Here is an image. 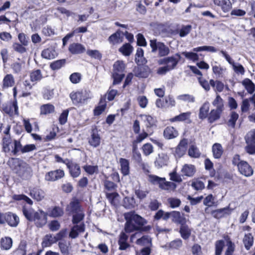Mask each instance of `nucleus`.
<instances>
[{
  "label": "nucleus",
  "mask_w": 255,
  "mask_h": 255,
  "mask_svg": "<svg viewBox=\"0 0 255 255\" xmlns=\"http://www.w3.org/2000/svg\"><path fill=\"white\" fill-rule=\"evenodd\" d=\"M126 222L125 224L124 231L126 233H131L134 231L140 233L147 232L151 229L150 225L144 226L147 221L140 216L134 212H128L125 214Z\"/></svg>",
  "instance_id": "1"
},
{
  "label": "nucleus",
  "mask_w": 255,
  "mask_h": 255,
  "mask_svg": "<svg viewBox=\"0 0 255 255\" xmlns=\"http://www.w3.org/2000/svg\"><path fill=\"white\" fill-rule=\"evenodd\" d=\"M13 159L15 164L14 170L17 175L23 180L29 179L33 174L30 165L19 158Z\"/></svg>",
  "instance_id": "2"
},
{
  "label": "nucleus",
  "mask_w": 255,
  "mask_h": 255,
  "mask_svg": "<svg viewBox=\"0 0 255 255\" xmlns=\"http://www.w3.org/2000/svg\"><path fill=\"white\" fill-rule=\"evenodd\" d=\"M70 97L75 105L79 104H85L89 99L92 97L91 92L89 90H82L76 92H72L70 94Z\"/></svg>",
  "instance_id": "3"
},
{
  "label": "nucleus",
  "mask_w": 255,
  "mask_h": 255,
  "mask_svg": "<svg viewBox=\"0 0 255 255\" xmlns=\"http://www.w3.org/2000/svg\"><path fill=\"white\" fill-rule=\"evenodd\" d=\"M150 46L151 48V52L155 53L157 50L159 57H165L170 53L169 47L164 43L158 42L156 39L150 40Z\"/></svg>",
  "instance_id": "4"
},
{
  "label": "nucleus",
  "mask_w": 255,
  "mask_h": 255,
  "mask_svg": "<svg viewBox=\"0 0 255 255\" xmlns=\"http://www.w3.org/2000/svg\"><path fill=\"white\" fill-rule=\"evenodd\" d=\"M181 58L179 53H176L174 55L165 57L158 60L159 65H166L170 71L175 69Z\"/></svg>",
  "instance_id": "5"
},
{
  "label": "nucleus",
  "mask_w": 255,
  "mask_h": 255,
  "mask_svg": "<svg viewBox=\"0 0 255 255\" xmlns=\"http://www.w3.org/2000/svg\"><path fill=\"white\" fill-rule=\"evenodd\" d=\"M47 214L42 211L39 210L36 212L32 222H34L37 227H42L47 223Z\"/></svg>",
  "instance_id": "6"
},
{
  "label": "nucleus",
  "mask_w": 255,
  "mask_h": 255,
  "mask_svg": "<svg viewBox=\"0 0 255 255\" xmlns=\"http://www.w3.org/2000/svg\"><path fill=\"white\" fill-rule=\"evenodd\" d=\"M233 209L229 205L225 208L213 210L211 214L214 218L219 219L230 215Z\"/></svg>",
  "instance_id": "7"
},
{
  "label": "nucleus",
  "mask_w": 255,
  "mask_h": 255,
  "mask_svg": "<svg viewBox=\"0 0 255 255\" xmlns=\"http://www.w3.org/2000/svg\"><path fill=\"white\" fill-rule=\"evenodd\" d=\"M133 72L135 77L146 78L149 76L150 69L147 66L138 65L134 68Z\"/></svg>",
  "instance_id": "8"
},
{
  "label": "nucleus",
  "mask_w": 255,
  "mask_h": 255,
  "mask_svg": "<svg viewBox=\"0 0 255 255\" xmlns=\"http://www.w3.org/2000/svg\"><path fill=\"white\" fill-rule=\"evenodd\" d=\"M19 222V218L16 214L11 212H6L5 224L6 223L10 227L16 228Z\"/></svg>",
  "instance_id": "9"
},
{
  "label": "nucleus",
  "mask_w": 255,
  "mask_h": 255,
  "mask_svg": "<svg viewBox=\"0 0 255 255\" xmlns=\"http://www.w3.org/2000/svg\"><path fill=\"white\" fill-rule=\"evenodd\" d=\"M88 142L91 146L95 148L100 145L101 137L97 128L92 129L91 132V137L89 139Z\"/></svg>",
  "instance_id": "10"
},
{
  "label": "nucleus",
  "mask_w": 255,
  "mask_h": 255,
  "mask_svg": "<svg viewBox=\"0 0 255 255\" xmlns=\"http://www.w3.org/2000/svg\"><path fill=\"white\" fill-rule=\"evenodd\" d=\"M64 176V171L63 170L58 169L47 173L45 175V179L48 181H54L61 179Z\"/></svg>",
  "instance_id": "11"
},
{
  "label": "nucleus",
  "mask_w": 255,
  "mask_h": 255,
  "mask_svg": "<svg viewBox=\"0 0 255 255\" xmlns=\"http://www.w3.org/2000/svg\"><path fill=\"white\" fill-rule=\"evenodd\" d=\"M127 234V233H126L124 231V232H122L119 235L118 243L119 246V249L121 251L126 250L130 246L129 244L128 243V236Z\"/></svg>",
  "instance_id": "12"
},
{
  "label": "nucleus",
  "mask_w": 255,
  "mask_h": 255,
  "mask_svg": "<svg viewBox=\"0 0 255 255\" xmlns=\"http://www.w3.org/2000/svg\"><path fill=\"white\" fill-rule=\"evenodd\" d=\"M239 172L245 176L249 177L253 174V170L248 163L245 161H241L239 165Z\"/></svg>",
  "instance_id": "13"
},
{
  "label": "nucleus",
  "mask_w": 255,
  "mask_h": 255,
  "mask_svg": "<svg viewBox=\"0 0 255 255\" xmlns=\"http://www.w3.org/2000/svg\"><path fill=\"white\" fill-rule=\"evenodd\" d=\"M85 230V225L82 223L80 225L73 226L69 232V237L71 239L77 238L80 233H83Z\"/></svg>",
  "instance_id": "14"
},
{
  "label": "nucleus",
  "mask_w": 255,
  "mask_h": 255,
  "mask_svg": "<svg viewBox=\"0 0 255 255\" xmlns=\"http://www.w3.org/2000/svg\"><path fill=\"white\" fill-rule=\"evenodd\" d=\"M66 210V211L72 214L81 212V206L79 200L77 198L73 199L67 206Z\"/></svg>",
  "instance_id": "15"
},
{
  "label": "nucleus",
  "mask_w": 255,
  "mask_h": 255,
  "mask_svg": "<svg viewBox=\"0 0 255 255\" xmlns=\"http://www.w3.org/2000/svg\"><path fill=\"white\" fill-rule=\"evenodd\" d=\"M67 167L69 169L70 174L73 178H77L81 174V168L80 165L76 163H67Z\"/></svg>",
  "instance_id": "16"
},
{
  "label": "nucleus",
  "mask_w": 255,
  "mask_h": 255,
  "mask_svg": "<svg viewBox=\"0 0 255 255\" xmlns=\"http://www.w3.org/2000/svg\"><path fill=\"white\" fill-rule=\"evenodd\" d=\"M187 147V141L186 139L181 140L175 149V155L180 158L183 156L186 151Z\"/></svg>",
  "instance_id": "17"
},
{
  "label": "nucleus",
  "mask_w": 255,
  "mask_h": 255,
  "mask_svg": "<svg viewBox=\"0 0 255 255\" xmlns=\"http://www.w3.org/2000/svg\"><path fill=\"white\" fill-rule=\"evenodd\" d=\"M168 160L169 157L166 153H159L154 161L155 165L157 168H161L167 165Z\"/></svg>",
  "instance_id": "18"
},
{
  "label": "nucleus",
  "mask_w": 255,
  "mask_h": 255,
  "mask_svg": "<svg viewBox=\"0 0 255 255\" xmlns=\"http://www.w3.org/2000/svg\"><path fill=\"white\" fill-rule=\"evenodd\" d=\"M68 50L72 54H79L84 53L86 49L81 43H73L69 45Z\"/></svg>",
  "instance_id": "19"
},
{
  "label": "nucleus",
  "mask_w": 255,
  "mask_h": 255,
  "mask_svg": "<svg viewBox=\"0 0 255 255\" xmlns=\"http://www.w3.org/2000/svg\"><path fill=\"white\" fill-rule=\"evenodd\" d=\"M13 109H14V114L15 115H18V108L16 100H15L12 102L11 106L3 105L2 111L5 114L9 116H11L13 114Z\"/></svg>",
  "instance_id": "20"
},
{
  "label": "nucleus",
  "mask_w": 255,
  "mask_h": 255,
  "mask_svg": "<svg viewBox=\"0 0 255 255\" xmlns=\"http://www.w3.org/2000/svg\"><path fill=\"white\" fill-rule=\"evenodd\" d=\"M214 3L220 6L224 12L230 11L232 8V3L230 0H214Z\"/></svg>",
  "instance_id": "21"
},
{
  "label": "nucleus",
  "mask_w": 255,
  "mask_h": 255,
  "mask_svg": "<svg viewBox=\"0 0 255 255\" xmlns=\"http://www.w3.org/2000/svg\"><path fill=\"white\" fill-rule=\"evenodd\" d=\"M29 194L31 197L37 201L42 200L45 196L44 191L38 187H34L30 190Z\"/></svg>",
  "instance_id": "22"
},
{
  "label": "nucleus",
  "mask_w": 255,
  "mask_h": 255,
  "mask_svg": "<svg viewBox=\"0 0 255 255\" xmlns=\"http://www.w3.org/2000/svg\"><path fill=\"white\" fill-rule=\"evenodd\" d=\"M22 213L25 218L29 222H32L37 211L30 207L23 206L22 208Z\"/></svg>",
  "instance_id": "23"
},
{
  "label": "nucleus",
  "mask_w": 255,
  "mask_h": 255,
  "mask_svg": "<svg viewBox=\"0 0 255 255\" xmlns=\"http://www.w3.org/2000/svg\"><path fill=\"white\" fill-rule=\"evenodd\" d=\"M178 132L173 127H166L163 131L164 137L167 139H173L177 137Z\"/></svg>",
  "instance_id": "24"
},
{
  "label": "nucleus",
  "mask_w": 255,
  "mask_h": 255,
  "mask_svg": "<svg viewBox=\"0 0 255 255\" xmlns=\"http://www.w3.org/2000/svg\"><path fill=\"white\" fill-rule=\"evenodd\" d=\"M171 215L172 221L174 223L180 225L186 223V218L181 216L180 212L173 211L171 212Z\"/></svg>",
  "instance_id": "25"
},
{
  "label": "nucleus",
  "mask_w": 255,
  "mask_h": 255,
  "mask_svg": "<svg viewBox=\"0 0 255 255\" xmlns=\"http://www.w3.org/2000/svg\"><path fill=\"white\" fill-rule=\"evenodd\" d=\"M223 111H221L216 109H212L208 117V122L212 124L215 121L219 120L221 116Z\"/></svg>",
  "instance_id": "26"
},
{
  "label": "nucleus",
  "mask_w": 255,
  "mask_h": 255,
  "mask_svg": "<svg viewBox=\"0 0 255 255\" xmlns=\"http://www.w3.org/2000/svg\"><path fill=\"white\" fill-rule=\"evenodd\" d=\"M55 236L52 234H47L44 236L42 242L43 247H48L51 246L52 244L57 242Z\"/></svg>",
  "instance_id": "27"
},
{
  "label": "nucleus",
  "mask_w": 255,
  "mask_h": 255,
  "mask_svg": "<svg viewBox=\"0 0 255 255\" xmlns=\"http://www.w3.org/2000/svg\"><path fill=\"white\" fill-rule=\"evenodd\" d=\"M212 150L215 158L219 159L221 157L223 153V149L220 143H214L212 146Z\"/></svg>",
  "instance_id": "28"
},
{
  "label": "nucleus",
  "mask_w": 255,
  "mask_h": 255,
  "mask_svg": "<svg viewBox=\"0 0 255 255\" xmlns=\"http://www.w3.org/2000/svg\"><path fill=\"white\" fill-rule=\"evenodd\" d=\"M210 104L208 102H205L200 107L199 113V118L201 120L206 119L208 115Z\"/></svg>",
  "instance_id": "29"
},
{
  "label": "nucleus",
  "mask_w": 255,
  "mask_h": 255,
  "mask_svg": "<svg viewBox=\"0 0 255 255\" xmlns=\"http://www.w3.org/2000/svg\"><path fill=\"white\" fill-rule=\"evenodd\" d=\"M119 161L121 165V172L125 176L128 175L129 173V161L127 159L121 158Z\"/></svg>",
  "instance_id": "30"
},
{
  "label": "nucleus",
  "mask_w": 255,
  "mask_h": 255,
  "mask_svg": "<svg viewBox=\"0 0 255 255\" xmlns=\"http://www.w3.org/2000/svg\"><path fill=\"white\" fill-rule=\"evenodd\" d=\"M196 171L195 166L192 164H185L182 169L181 172L185 176L191 177Z\"/></svg>",
  "instance_id": "31"
},
{
  "label": "nucleus",
  "mask_w": 255,
  "mask_h": 255,
  "mask_svg": "<svg viewBox=\"0 0 255 255\" xmlns=\"http://www.w3.org/2000/svg\"><path fill=\"white\" fill-rule=\"evenodd\" d=\"M179 233L181 237L184 240H187L191 235V230L186 223L180 225Z\"/></svg>",
  "instance_id": "32"
},
{
  "label": "nucleus",
  "mask_w": 255,
  "mask_h": 255,
  "mask_svg": "<svg viewBox=\"0 0 255 255\" xmlns=\"http://www.w3.org/2000/svg\"><path fill=\"white\" fill-rule=\"evenodd\" d=\"M242 83L249 94H252L255 92V85L250 79H245Z\"/></svg>",
  "instance_id": "33"
},
{
  "label": "nucleus",
  "mask_w": 255,
  "mask_h": 255,
  "mask_svg": "<svg viewBox=\"0 0 255 255\" xmlns=\"http://www.w3.org/2000/svg\"><path fill=\"white\" fill-rule=\"evenodd\" d=\"M0 248L3 250H9L12 245V240L11 238L5 237L2 238L0 241Z\"/></svg>",
  "instance_id": "34"
},
{
  "label": "nucleus",
  "mask_w": 255,
  "mask_h": 255,
  "mask_svg": "<svg viewBox=\"0 0 255 255\" xmlns=\"http://www.w3.org/2000/svg\"><path fill=\"white\" fill-rule=\"evenodd\" d=\"M30 81L35 83H37L38 82L40 81L43 78L41 70L36 69L32 71L30 73Z\"/></svg>",
  "instance_id": "35"
},
{
  "label": "nucleus",
  "mask_w": 255,
  "mask_h": 255,
  "mask_svg": "<svg viewBox=\"0 0 255 255\" xmlns=\"http://www.w3.org/2000/svg\"><path fill=\"white\" fill-rule=\"evenodd\" d=\"M243 243L247 250H249L254 243V238L251 233L245 234L243 239Z\"/></svg>",
  "instance_id": "36"
},
{
  "label": "nucleus",
  "mask_w": 255,
  "mask_h": 255,
  "mask_svg": "<svg viewBox=\"0 0 255 255\" xmlns=\"http://www.w3.org/2000/svg\"><path fill=\"white\" fill-rule=\"evenodd\" d=\"M56 56V53L52 48H47L44 49L41 52L42 58L46 59H54Z\"/></svg>",
  "instance_id": "37"
},
{
  "label": "nucleus",
  "mask_w": 255,
  "mask_h": 255,
  "mask_svg": "<svg viewBox=\"0 0 255 255\" xmlns=\"http://www.w3.org/2000/svg\"><path fill=\"white\" fill-rule=\"evenodd\" d=\"M109 42L112 45H116L121 42V31L118 30L116 32L112 34L108 38Z\"/></svg>",
  "instance_id": "38"
},
{
  "label": "nucleus",
  "mask_w": 255,
  "mask_h": 255,
  "mask_svg": "<svg viewBox=\"0 0 255 255\" xmlns=\"http://www.w3.org/2000/svg\"><path fill=\"white\" fill-rule=\"evenodd\" d=\"M3 88L12 87L14 84V79L11 74L6 75L3 79Z\"/></svg>",
  "instance_id": "39"
},
{
  "label": "nucleus",
  "mask_w": 255,
  "mask_h": 255,
  "mask_svg": "<svg viewBox=\"0 0 255 255\" xmlns=\"http://www.w3.org/2000/svg\"><path fill=\"white\" fill-rule=\"evenodd\" d=\"M70 246V243H67L65 241H62L58 243L59 248L63 255H69Z\"/></svg>",
  "instance_id": "40"
},
{
  "label": "nucleus",
  "mask_w": 255,
  "mask_h": 255,
  "mask_svg": "<svg viewBox=\"0 0 255 255\" xmlns=\"http://www.w3.org/2000/svg\"><path fill=\"white\" fill-rule=\"evenodd\" d=\"M64 214L63 209L59 206H55L50 211L49 215L53 218H58L61 217Z\"/></svg>",
  "instance_id": "41"
},
{
  "label": "nucleus",
  "mask_w": 255,
  "mask_h": 255,
  "mask_svg": "<svg viewBox=\"0 0 255 255\" xmlns=\"http://www.w3.org/2000/svg\"><path fill=\"white\" fill-rule=\"evenodd\" d=\"M190 115L191 113L189 112L182 113L179 115L170 119V121L171 122H183L189 119L190 117Z\"/></svg>",
  "instance_id": "42"
},
{
  "label": "nucleus",
  "mask_w": 255,
  "mask_h": 255,
  "mask_svg": "<svg viewBox=\"0 0 255 255\" xmlns=\"http://www.w3.org/2000/svg\"><path fill=\"white\" fill-rule=\"evenodd\" d=\"M54 106L50 104L43 105L40 107V114L41 115H47L54 112Z\"/></svg>",
  "instance_id": "43"
},
{
  "label": "nucleus",
  "mask_w": 255,
  "mask_h": 255,
  "mask_svg": "<svg viewBox=\"0 0 255 255\" xmlns=\"http://www.w3.org/2000/svg\"><path fill=\"white\" fill-rule=\"evenodd\" d=\"M212 104L216 108V110L223 112L224 110V101L220 95H217L215 99L212 102Z\"/></svg>",
  "instance_id": "44"
},
{
  "label": "nucleus",
  "mask_w": 255,
  "mask_h": 255,
  "mask_svg": "<svg viewBox=\"0 0 255 255\" xmlns=\"http://www.w3.org/2000/svg\"><path fill=\"white\" fill-rule=\"evenodd\" d=\"M133 49V47L130 45V44L126 43L120 48L119 51L124 56H128L132 53Z\"/></svg>",
  "instance_id": "45"
},
{
  "label": "nucleus",
  "mask_w": 255,
  "mask_h": 255,
  "mask_svg": "<svg viewBox=\"0 0 255 255\" xmlns=\"http://www.w3.org/2000/svg\"><path fill=\"white\" fill-rule=\"evenodd\" d=\"M66 60L65 59L56 60L51 63L50 67L53 70H57L64 66Z\"/></svg>",
  "instance_id": "46"
},
{
  "label": "nucleus",
  "mask_w": 255,
  "mask_h": 255,
  "mask_svg": "<svg viewBox=\"0 0 255 255\" xmlns=\"http://www.w3.org/2000/svg\"><path fill=\"white\" fill-rule=\"evenodd\" d=\"M188 155L191 157L198 158L200 156L201 153L196 145H191L188 149Z\"/></svg>",
  "instance_id": "47"
},
{
  "label": "nucleus",
  "mask_w": 255,
  "mask_h": 255,
  "mask_svg": "<svg viewBox=\"0 0 255 255\" xmlns=\"http://www.w3.org/2000/svg\"><path fill=\"white\" fill-rule=\"evenodd\" d=\"M239 118V115L236 112H232L230 118L227 122V125L232 128H235L236 122Z\"/></svg>",
  "instance_id": "48"
},
{
  "label": "nucleus",
  "mask_w": 255,
  "mask_h": 255,
  "mask_svg": "<svg viewBox=\"0 0 255 255\" xmlns=\"http://www.w3.org/2000/svg\"><path fill=\"white\" fill-rule=\"evenodd\" d=\"M136 244L139 245L148 246L151 245V239L148 235H144L137 240Z\"/></svg>",
  "instance_id": "49"
},
{
  "label": "nucleus",
  "mask_w": 255,
  "mask_h": 255,
  "mask_svg": "<svg viewBox=\"0 0 255 255\" xmlns=\"http://www.w3.org/2000/svg\"><path fill=\"white\" fill-rule=\"evenodd\" d=\"M215 255H221L224 247L225 242L223 240H218L215 242Z\"/></svg>",
  "instance_id": "50"
},
{
  "label": "nucleus",
  "mask_w": 255,
  "mask_h": 255,
  "mask_svg": "<svg viewBox=\"0 0 255 255\" xmlns=\"http://www.w3.org/2000/svg\"><path fill=\"white\" fill-rule=\"evenodd\" d=\"M145 123V126L147 128H149L155 126L156 120L150 115H143L142 116Z\"/></svg>",
  "instance_id": "51"
},
{
  "label": "nucleus",
  "mask_w": 255,
  "mask_h": 255,
  "mask_svg": "<svg viewBox=\"0 0 255 255\" xmlns=\"http://www.w3.org/2000/svg\"><path fill=\"white\" fill-rule=\"evenodd\" d=\"M114 73H123L125 69V65L123 61H117L113 65Z\"/></svg>",
  "instance_id": "52"
},
{
  "label": "nucleus",
  "mask_w": 255,
  "mask_h": 255,
  "mask_svg": "<svg viewBox=\"0 0 255 255\" xmlns=\"http://www.w3.org/2000/svg\"><path fill=\"white\" fill-rule=\"evenodd\" d=\"M176 187L177 185L175 183L172 182L166 181L165 179L164 178L162 185H161L160 188L166 190H174L176 188Z\"/></svg>",
  "instance_id": "53"
},
{
  "label": "nucleus",
  "mask_w": 255,
  "mask_h": 255,
  "mask_svg": "<svg viewBox=\"0 0 255 255\" xmlns=\"http://www.w3.org/2000/svg\"><path fill=\"white\" fill-rule=\"evenodd\" d=\"M193 51L195 53L202 51H206L211 52H216L217 51V49L212 46H203L194 48L193 49Z\"/></svg>",
  "instance_id": "54"
},
{
  "label": "nucleus",
  "mask_w": 255,
  "mask_h": 255,
  "mask_svg": "<svg viewBox=\"0 0 255 255\" xmlns=\"http://www.w3.org/2000/svg\"><path fill=\"white\" fill-rule=\"evenodd\" d=\"M245 140L247 144H255V129L251 130L247 133Z\"/></svg>",
  "instance_id": "55"
},
{
  "label": "nucleus",
  "mask_w": 255,
  "mask_h": 255,
  "mask_svg": "<svg viewBox=\"0 0 255 255\" xmlns=\"http://www.w3.org/2000/svg\"><path fill=\"white\" fill-rule=\"evenodd\" d=\"M182 54L187 59L192 60L193 62L197 61L199 60V55L195 52L184 51L182 52Z\"/></svg>",
  "instance_id": "56"
},
{
  "label": "nucleus",
  "mask_w": 255,
  "mask_h": 255,
  "mask_svg": "<svg viewBox=\"0 0 255 255\" xmlns=\"http://www.w3.org/2000/svg\"><path fill=\"white\" fill-rule=\"evenodd\" d=\"M74 215L72 216V222L75 225H78L81 221H82L85 217V215L83 213L81 212L73 213Z\"/></svg>",
  "instance_id": "57"
},
{
  "label": "nucleus",
  "mask_w": 255,
  "mask_h": 255,
  "mask_svg": "<svg viewBox=\"0 0 255 255\" xmlns=\"http://www.w3.org/2000/svg\"><path fill=\"white\" fill-rule=\"evenodd\" d=\"M177 99L188 103H194L195 101V97L193 95L189 94H183L179 95L177 97Z\"/></svg>",
  "instance_id": "58"
},
{
  "label": "nucleus",
  "mask_w": 255,
  "mask_h": 255,
  "mask_svg": "<svg viewBox=\"0 0 255 255\" xmlns=\"http://www.w3.org/2000/svg\"><path fill=\"white\" fill-rule=\"evenodd\" d=\"M164 107L169 108L174 107L175 105V101L172 96L168 95L164 98Z\"/></svg>",
  "instance_id": "59"
},
{
  "label": "nucleus",
  "mask_w": 255,
  "mask_h": 255,
  "mask_svg": "<svg viewBox=\"0 0 255 255\" xmlns=\"http://www.w3.org/2000/svg\"><path fill=\"white\" fill-rule=\"evenodd\" d=\"M25 46L18 42H14L12 44L13 50L20 54H23L26 52V48Z\"/></svg>",
  "instance_id": "60"
},
{
  "label": "nucleus",
  "mask_w": 255,
  "mask_h": 255,
  "mask_svg": "<svg viewBox=\"0 0 255 255\" xmlns=\"http://www.w3.org/2000/svg\"><path fill=\"white\" fill-rule=\"evenodd\" d=\"M87 54L92 58L101 60L102 57V54L97 50H88Z\"/></svg>",
  "instance_id": "61"
},
{
  "label": "nucleus",
  "mask_w": 255,
  "mask_h": 255,
  "mask_svg": "<svg viewBox=\"0 0 255 255\" xmlns=\"http://www.w3.org/2000/svg\"><path fill=\"white\" fill-rule=\"evenodd\" d=\"M232 68L237 74H240L241 75H244L245 72V70L243 66L239 63H235L233 64L232 65Z\"/></svg>",
  "instance_id": "62"
},
{
  "label": "nucleus",
  "mask_w": 255,
  "mask_h": 255,
  "mask_svg": "<svg viewBox=\"0 0 255 255\" xmlns=\"http://www.w3.org/2000/svg\"><path fill=\"white\" fill-rule=\"evenodd\" d=\"M182 246V241L180 239L174 240L169 244V247L171 249L177 250Z\"/></svg>",
  "instance_id": "63"
},
{
  "label": "nucleus",
  "mask_w": 255,
  "mask_h": 255,
  "mask_svg": "<svg viewBox=\"0 0 255 255\" xmlns=\"http://www.w3.org/2000/svg\"><path fill=\"white\" fill-rule=\"evenodd\" d=\"M142 149L143 154L146 156L149 155L153 151V146L149 143L143 144L142 147Z\"/></svg>",
  "instance_id": "64"
}]
</instances>
